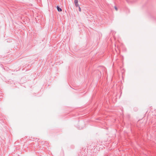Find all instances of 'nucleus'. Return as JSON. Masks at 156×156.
Instances as JSON below:
<instances>
[{"instance_id": "f257e3e1", "label": "nucleus", "mask_w": 156, "mask_h": 156, "mask_svg": "<svg viewBox=\"0 0 156 156\" xmlns=\"http://www.w3.org/2000/svg\"><path fill=\"white\" fill-rule=\"evenodd\" d=\"M57 10L59 12H60L62 11V9L61 8H60L59 6L57 5L56 7Z\"/></svg>"}, {"instance_id": "f03ea898", "label": "nucleus", "mask_w": 156, "mask_h": 156, "mask_svg": "<svg viewBox=\"0 0 156 156\" xmlns=\"http://www.w3.org/2000/svg\"><path fill=\"white\" fill-rule=\"evenodd\" d=\"M75 6L76 7H77L79 6V5L78 4V3H75Z\"/></svg>"}, {"instance_id": "7ed1b4c3", "label": "nucleus", "mask_w": 156, "mask_h": 156, "mask_svg": "<svg viewBox=\"0 0 156 156\" xmlns=\"http://www.w3.org/2000/svg\"><path fill=\"white\" fill-rule=\"evenodd\" d=\"M79 8V10L80 12H81V8H80V6H79L78 7Z\"/></svg>"}, {"instance_id": "20e7f679", "label": "nucleus", "mask_w": 156, "mask_h": 156, "mask_svg": "<svg viewBox=\"0 0 156 156\" xmlns=\"http://www.w3.org/2000/svg\"><path fill=\"white\" fill-rule=\"evenodd\" d=\"M78 0H74V3H78Z\"/></svg>"}, {"instance_id": "39448f33", "label": "nucleus", "mask_w": 156, "mask_h": 156, "mask_svg": "<svg viewBox=\"0 0 156 156\" xmlns=\"http://www.w3.org/2000/svg\"><path fill=\"white\" fill-rule=\"evenodd\" d=\"M114 7H115V10L116 11H117L118 10V9H117V7L116 6H115Z\"/></svg>"}]
</instances>
